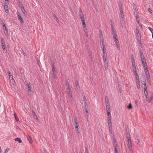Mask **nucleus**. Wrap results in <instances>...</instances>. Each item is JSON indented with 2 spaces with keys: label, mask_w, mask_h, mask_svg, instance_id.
<instances>
[{
  "label": "nucleus",
  "mask_w": 153,
  "mask_h": 153,
  "mask_svg": "<svg viewBox=\"0 0 153 153\" xmlns=\"http://www.w3.org/2000/svg\"><path fill=\"white\" fill-rule=\"evenodd\" d=\"M136 19H137V21L138 20V19H139V16L138 15H137L136 16Z\"/></svg>",
  "instance_id": "obj_63"
},
{
  "label": "nucleus",
  "mask_w": 153,
  "mask_h": 153,
  "mask_svg": "<svg viewBox=\"0 0 153 153\" xmlns=\"http://www.w3.org/2000/svg\"><path fill=\"white\" fill-rule=\"evenodd\" d=\"M74 123L75 124H77V120L76 118H75L74 119Z\"/></svg>",
  "instance_id": "obj_51"
},
{
  "label": "nucleus",
  "mask_w": 153,
  "mask_h": 153,
  "mask_svg": "<svg viewBox=\"0 0 153 153\" xmlns=\"http://www.w3.org/2000/svg\"><path fill=\"white\" fill-rule=\"evenodd\" d=\"M144 61H145V62H144V60H143V61H142V64L144 68H145V67L147 66L146 63V60H145V59H144Z\"/></svg>",
  "instance_id": "obj_24"
},
{
  "label": "nucleus",
  "mask_w": 153,
  "mask_h": 153,
  "mask_svg": "<svg viewBox=\"0 0 153 153\" xmlns=\"http://www.w3.org/2000/svg\"><path fill=\"white\" fill-rule=\"evenodd\" d=\"M120 21L121 22L122 25H123L124 24V21L123 19H120Z\"/></svg>",
  "instance_id": "obj_33"
},
{
  "label": "nucleus",
  "mask_w": 153,
  "mask_h": 153,
  "mask_svg": "<svg viewBox=\"0 0 153 153\" xmlns=\"http://www.w3.org/2000/svg\"><path fill=\"white\" fill-rule=\"evenodd\" d=\"M109 100L108 97L107 96H106L105 97V102H108Z\"/></svg>",
  "instance_id": "obj_43"
},
{
  "label": "nucleus",
  "mask_w": 153,
  "mask_h": 153,
  "mask_svg": "<svg viewBox=\"0 0 153 153\" xmlns=\"http://www.w3.org/2000/svg\"><path fill=\"white\" fill-rule=\"evenodd\" d=\"M104 49H103V61L105 60V59L106 60H107V55L106 53H105L104 52Z\"/></svg>",
  "instance_id": "obj_11"
},
{
  "label": "nucleus",
  "mask_w": 153,
  "mask_h": 153,
  "mask_svg": "<svg viewBox=\"0 0 153 153\" xmlns=\"http://www.w3.org/2000/svg\"><path fill=\"white\" fill-rule=\"evenodd\" d=\"M107 113L108 121H109L110 120H111V115L110 113V111H107Z\"/></svg>",
  "instance_id": "obj_9"
},
{
  "label": "nucleus",
  "mask_w": 153,
  "mask_h": 153,
  "mask_svg": "<svg viewBox=\"0 0 153 153\" xmlns=\"http://www.w3.org/2000/svg\"><path fill=\"white\" fill-rule=\"evenodd\" d=\"M137 22L138 24H139V25L140 27L142 29V26L141 25V23L139 21V20H138L137 21Z\"/></svg>",
  "instance_id": "obj_38"
},
{
  "label": "nucleus",
  "mask_w": 153,
  "mask_h": 153,
  "mask_svg": "<svg viewBox=\"0 0 153 153\" xmlns=\"http://www.w3.org/2000/svg\"><path fill=\"white\" fill-rule=\"evenodd\" d=\"M84 29L85 32V33L86 35L88 37V32L87 31V28L86 26H84Z\"/></svg>",
  "instance_id": "obj_20"
},
{
  "label": "nucleus",
  "mask_w": 153,
  "mask_h": 153,
  "mask_svg": "<svg viewBox=\"0 0 153 153\" xmlns=\"http://www.w3.org/2000/svg\"><path fill=\"white\" fill-rule=\"evenodd\" d=\"M66 85L67 86V88L68 87H70L69 84L68 82H66Z\"/></svg>",
  "instance_id": "obj_53"
},
{
  "label": "nucleus",
  "mask_w": 153,
  "mask_h": 153,
  "mask_svg": "<svg viewBox=\"0 0 153 153\" xmlns=\"http://www.w3.org/2000/svg\"><path fill=\"white\" fill-rule=\"evenodd\" d=\"M136 34H139V31L137 28L136 29Z\"/></svg>",
  "instance_id": "obj_47"
},
{
  "label": "nucleus",
  "mask_w": 153,
  "mask_h": 153,
  "mask_svg": "<svg viewBox=\"0 0 153 153\" xmlns=\"http://www.w3.org/2000/svg\"><path fill=\"white\" fill-rule=\"evenodd\" d=\"M134 74H135V76H138L137 72V71H134Z\"/></svg>",
  "instance_id": "obj_54"
},
{
  "label": "nucleus",
  "mask_w": 153,
  "mask_h": 153,
  "mask_svg": "<svg viewBox=\"0 0 153 153\" xmlns=\"http://www.w3.org/2000/svg\"><path fill=\"white\" fill-rule=\"evenodd\" d=\"M132 66L133 71H136L135 64H134V65H132Z\"/></svg>",
  "instance_id": "obj_37"
},
{
  "label": "nucleus",
  "mask_w": 153,
  "mask_h": 153,
  "mask_svg": "<svg viewBox=\"0 0 153 153\" xmlns=\"http://www.w3.org/2000/svg\"><path fill=\"white\" fill-rule=\"evenodd\" d=\"M127 134H128V135L127 137H129V136L130 137V133L129 132V131H127Z\"/></svg>",
  "instance_id": "obj_61"
},
{
  "label": "nucleus",
  "mask_w": 153,
  "mask_h": 153,
  "mask_svg": "<svg viewBox=\"0 0 153 153\" xmlns=\"http://www.w3.org/2000/svg\"><path fill=\"white\" fill-rule=\"evenodd\" d=\"M53 71V75L54 77H55L56 76V71Z\"/></svg>",
  "instance_id": "obj_49"
},
{
  "label": "nucleus",
  "mask_w": 153,
  "mask_h": 153,
  "mask_svg": "<svg viewBox=\"0 0 153 153\" xmlns=\"http://www.w3.org/2000/svg\"><path fill=\"white\" fill-rule=\"evenodd\" d=\"M140 56H141V60H142V61H143V60H144V55H143V53L142 52H141V51H140Z\"/></svg>",
  "instance_id": "obj_22"
},
{
  "label": "nucleus",
  "mask_w": 153,
  "mask_h": 153,
  "mask_svg": "<svg viewBox=\"0 0 153 153\" xmlns=\"http://www.w3.org/2000/svg\"><path fill=\"white\" fill-rule=\"evenodd\" d=\"M105 105H106V106H110L109 102H105Z\"/></svg>",
  "instance_id": "obj_57"
},
{
  "label": "nucleus",
  "mask_w": 153,
  "mask_h": 153,
  "mask_svg": "<svg viewBox=\"0 0 153 153\" xmlns=\"http://www.w3.org/2000/svg\"><path fill=\"white\" fill-rule=\"evenodd\" d=\"M119 8L120 10V12L123 11L122 9V6L121 4H119Z\"/></svg>",
  "instance_id": "obj_36"
},
{
  "label": "nucleus",
  "mask_w": 153,
  "mask_h": 153,
  "mask_svg": "<svg viewBox=\"0 0 153 153\" xmlns=\"http://www.w3.org/2000/svg\"><path fill=\"white\" fill-rule=\"evenodd\" d=\"M145 73H146V76H147V74H148L149 75V71H148V70H147V71H145Z\"/></svg>",
  "instance_id": "obj_58"
},
{
  "label": "nucleus",
  "mask_w": 153,
  "mask_h": 153,
  "mask_svg": "<svg viewBox=\"0 0 153 153\" xmlns=\"http://www.w3.org/2000/svg\"><path fill=\"white\" fill-rule=\"evenodd\" d=\"M108 127H112L111 120H110L109 121H108Z\"/></svg>",
  "instance_id": "obj_32"
},
{
  "label": "nucleus",
  "mask_w": 153,
  "mask_h": 153,
  "mask_svg": "<svg viewBox=\"0 0 153 153\" xmlns=\"http://www.w3.org/2000/svg\"><path fill=\"white\" fill-rule=\"evenodd\" d=\"M127 138L128 139V147L129 149L131 151L132 149V145L131 143V140L130 138V137L129 136V137H127Z\"/></svg>",
  "instance_id": "obj_2"
},
{
  "label": "nucleus",
  "mask_w": 153,
  "mask_h": 153,
  "mask_svg": "<svg viewBox=\"0 0 153 153\" xmlns=\"http://www.w3.org/2000/svg\"><path fill=\"white\" fill-rule=\"evenodd\" d=\"M148 10L149 11V12L151 13H152V10L150 8H149L148 9Z\"/></svg>",
  "instance_id": "obj_48"
},
{
  "label": "nucleus",
  "mask_w": 153,
  "mask_h": 153,
  "mask_svg": "<svg viewBox=\"0 0 153 153\" xmlns=\"http://www.w3.org/2000/svg\"><path fill=\"white\" fill-rule=\"evenodd\" d=\"M75 89L77 90L80 88V86H79V83L77 80H76L75 81Z\"/></svg>",
  "instance_id": "obj_10"
},
{
  "label": "nucleus",
  "mask_w": 153,
  "mask_h": 153,
  "mask_svg": "<svg viewBox=\"0 0 153 153\" xmlns=\"http://www.w3.org/2000/svg\"><path fill=\"white\" fill-rule=\"evenodd\" d=\"M8 75H9V78L10 79H11L12 80L13 79V76L11 74H8Z\"/></svg>",
  "instance_id": "obj_46"
},
{
  "label": "nucleus",
  "mask_w": 153,
  "mask_h": 153,
  "mask_svg": "<svg viewBox=\"0 0 153 153\" xmlns=\"http://www.w3.org/2000/svg\"><path fill=\"white\" fill-rule=\"evenodd\" d=\"M17 15L18 19V20H19L20 21L21 23H22L24 22L22 18L21 17L19 13V12H17Z\"/></svg>",
  "instance_id": "obj_4"
},
{
  "label": "nucleus",
  "mask_w": 153,
  "mask_h": 153,
  "mask_svg": "<svg viewBox=\"0 0 153 153\" xmlns=\"http://www.w3.org/2000/svg\"><path fill=\"white\" fill-rule=\"evenodd\" d=\"M136 84L137 88L138 89H140V81H136Z\"/></svg>",
  "instance_id": "obj_16"
},
{
  "label": "nucleus",
  "mask_w": 153,
  "mask_h": 153,
  "mask_svg": "<svg viewBox=\"0 0 153 153\" xmlns=\"http://www.w3.org/2000/svg\"><path fill=\"white\" fill-rule=\"evenodd\" d=\"M8 151V148H7L5 150L4 153H7Z\"/></svg>",
  "instance_id": "obj_56"
},
{
  "label": "nucleus",
  "mask_w": 153,
  "mask_h": 153,
  "mask_svg": "<svg viewBox=\"0 0 153 153\" xmlns=\"http://www.w3.org/2000/svg\"><path fill=\"white\" fill-rule=\"evenodd\" d=\"M127 108L128 109H131L132 108V106L131 105V104H129V105L127 106Z\"/></svg>",
  "instance_id": "obj_39"
},
{
  "label": "nucleus",
  "mask_w": 153,
  "mask_h": 153,
  "mask_svg": "<svg viewBox=\"0 0 153 153\" xmlns=\"http://www.w3.org/2000/svg\"><path fill=\"white\" fill-rule=\"evenodd\" d=\"M120 12V19H123L124 18V15H123V11Z\"/></svg>",
  "instance_id": "obj_35"
},
{
  "label": "nucleus",
  "mask_w": 153,
  "mask_h": 153,
  "mask_svg": "<svg viewBox=\"0 0 153 153\" xmlns=\"http://www.w3.org/2000/svg\"><path fill=\"white\" fill-rule=\"evenodd\" d=\"M27 138L30 143H32L33 142V140H32V138L30 136H28Z\"/></svg>",
  "instance_id": "obj_21"
},
{
  "label": "nucleus",
  "mask_w": 153,
  "mask_h": 153,
  "mask_svg": "<svg viewBox=\"0 0 153 153\" xmlns=\"http://www.w3.org/2000/svg\"><path fill=\"white\" fill-rule=\"evenodd\" d=\"M106 111H110V106H106Z\"/></svg>",
  "instance_id": "obj_40"
},
{
  "label": "nucleus",
  "mask_w": 153,
  "mask_h": 153,
  "mask_svg": "<svg viewBox=\"0 0 153 153\" xmlns=\"http://www.w3.org/2000/svg\"><path fill=\"white\" fill-rule=\"evenodd\" d=\"M131 62L132 65H134V64H135V62L134 59H131Z\"/></svg>",
  "instance_id": "obj_44"
},
{
  "label": "nucleus",
  "mask_w": 153,
  "mask_h": 153,
  "mask_svg": "<svg viewBox=\"0 0 153 153\" xmlns=\"http://www.w3.org/2000/svg\"><path fill=\"white\" fill-rule=\"evenodd\" d=\"M19 7H20L22 12L24 14H25V10L24 7H23V6L22 4H21L20 5Z\"/></svg>",
  "instance_id": "obj_8"
},
{
  "label": "nucleus",
  "mask_w": 153,
  "mask_h": 153,
  "mask_svg": "<svg viewBox=\"0 0 153 153\" xmlns=\"http://www.w3.org/2000/svg\"><path fill=\"white\" fill-rule=\"evenodd\" d=\"M141 81H146V79L145 78V76L144 75H142L141 78Z\"/></svg>",
  "instance_id": "obj_23"
},
{
  "label": "nucleus",
  "mask_w": 153,
  "mask_h": 153,
  "mask_svg": "<svg viewBox=\"0 0 153 153\" xmlns=\"http://www.w3.org/2000/svg\"><path fill=\"white\" fill-rule=\"evenodd\" d=\"M75 128L77 133L78 134V133H79L78 126H75Z\"/></svg>",
  "instance_id": "obj_30"
},
{
  "label": "nucleus",
  "mask_w": 153,
  "mask_h": 153,
  "mask_svg": "<svg viewBox=\"0 0 153 153\" xmlns=\"http://www.w3.org/2000/svg\"><path fill=\"white\" fill-rule=\"evenodd\" d=\"M32 112L33 114V116L34 118H36V119H37V117L36 115V114L35 113V112L33 110H32Z\"/></svg>",
  "instance_id": "obj_27"
},
{
  "label": "nucleus",
  "mask_w": 153,
  "mask_h": 153,
  "mask_svg": "<svg viewBox=\"0 0 153 153\" xmlns=\"http://www.w3.org/2000/svg\"><path fill=\"white\" fill-rule=\"evenodd\" d=\"M4 9L5 10L6 12V13H8L9 11L8 10V6L7 5H5L4 6Z\"/></svg>",
  "instance_id": "obj_26"
},
{
  "label": "nucleus",
  "mask_w": 153,
  "mask_h": 153,
  "mask_svg": "<svg viewBox=\"0 0 153 153\" xmlns=\"http://www.w3.org/2000/svg\"><path fill=\"white\" fill-rule=\"evenodd\" d=\"M146 76V78H147V80L148 82L149 83V85L151 84V80H150V75H149L148 74H147V76Z\"/></svg>",
  "instance_id": "obj_13"
},
{
  "label": "nucleus",
  "mask_w": 153,
  "mask_h": 153,
  "mask_svg": "<svg viewBox=\"0 0 153 153\" xmlns=\"http://www.w3.org/2000/svg\"><path fill=\"white\" fill-rule=\"evenodd\" d=\"M117 48L119 50H120V46H119V45H117Z\"/></svg>",
  "instance_id": "obj_64"
},
{
  "label": "nucleus",
  "mask_w": 153,
  "mask_h": 153,
  "mask_svg": "<svg viewBox=\"0 0 153 153\" xmlns=\"http://www.w3.org/2000/svg\"><path fill=\"white\" fill-rule=\"evenodd\" d=\"M140 139H138V141H137V144L140 145Z\"/></svg>",
  "instance_id": "obj_62"
},
{
  "label": "nucleus",
  "mask_w": 153,
  "mask_h": 153,
  "mask_svg": "<svg viewBox=\"0 0 153 153\" xmlns=\"http://www.w3.org/2000/svg\"><path fill=\"white\" fill-rule=\"evenodd\" d=\"M104 63V67L106 70H107L108 68V60H105L103 61Z\"/></svg>",
  "instance_id": "obj_5"
},
{
  "label": "nucleus",
  "mask_w": 153,
  "mask_h": 153,
  "mask_svg": "<svg viewBox=\"0 0 153 153\" xmlns=\"http://www.w3.org/2000/svg\"><path fill=\"white\" fill-rule=\"evenodd\" d=\"M84 104L85 105V107H84V108H85L86 107L87 108H88V106H87V102H84Z\"/></svg>",
  "instance_id": "obj_50"
},
{
  "label": "nucleus",
  "mask_w": 153,
  "mask_h": 153,
  "mask_svg": "<svg viewBox=\"0 0 153 153\" xmlns=\"http://www.w3.org/2000/svg\"><path fill=\"white\" fill-rule=\"evenodd\" d=\"M14 116L15 117V120L16 121L18 122L19 121V119L17 117V116H16L15 113H14Z\"/></svg>",
  "instance_id": "obj_29"
},
{
  "label": "nucleus",
  "mask_w": 153,
  "mask_h": 153,
  "mask_svg": "<svg viewBox=\"0 0 153 153\" xmlns=\"http://www.w3.org/2000/svg\"><path fill=\"white\" fill-rule=\"evenodd\" d=\"M83 100L84 101V102H86V99L85 97H83Z\"/></svg>",
  "instance_id": "obj_59"
},
{
  "label": "nucleus",
  "mask_w": 153,
  "mask_h": 153,
  "mask_svg": "<svg viewBox=\"0 0 153 153\" xmlns=\"http://www.w3.org/2000/svg\"><path fill=\"white\" fill-rule=\"evenodd\" d=\"M4 33L5 35L6 36H7L8 35V33L7 31V30H4Z\"/></svg>",
  "instance_id": "obj_41"
},
{
  "label": "nucleus",
  "mask_w": 153,
  "mask_h": 153,
  "mask_svg": "<svg viewBox=\"0 0 153 153\" xmlns=\"http://www.w3.org/2000/svg\"><path fill=\"white\" fill-rule=\"evenodd\" d=\"M136 81H140L139 80V77L138 76H135Z\"/></svg>",
  "instance_id": "obj_45"
},
{
  "label": "nucleus",
  "mask_w": 153,
  "mask_h": 153,
  "mask_svg": "<svg viewBox=\"0 0 153 153\" xmlns=\"http://www.w3.org/2000/svg\"><path fill=\"white\" fill-rule=\"evenodd\" d=\"M148 28H149V30H150V31L152 33H152V31L153 30V29L151 27H149Z\"/></svg>",
  "instance_id": "obj_55"
},
{
  "label": "nucleus",
  "mask_w": 153,
  "mask_h": 153,
  "mask_svg": "<svg viewBox=\"0 0 153 153\" xmlns=\"http://www.w3.org/2000/svg\"><path fill=\"white\" fill-rule=\"evenodd\" d=\"M67 91L68 94V96L69 97H72V94L71 93V91L70 87H68L67 88Z\"/></svg>",
  "instance_id": "obj_7"
},
{
  "label": "nucleus",
  "mask_w": 153,
  "mask_h": 153,
  "mask_svg": "<svg viewBox=\"0 0 153 153\" xmlns=\"http://www.w3.org/2000/svg\"><path fill=\"white\" fill-rule=\"evenodd\" d=\"M113 146L114 147H117V144L116 143V142L115 139H114L113 140Z\"/></svg>",
  "instance_id": "obj_28"
},
{
  "label": "nucleus",
  "mask_w": 153,
  "mask_h": 153,
  "mask_svg": "<svg viewBox=\"0 0 153 153\" xmlns=\"http://www.w3.org/2000/svg\"><path fill=\"white\" fill-rule=\"evenodd\" d=\"M111 31L114 39H116V38H117V33L116 32L115 29H113V30H111Z\"/></svg>",
  "instance_id": "obj_3"
},
{
  "label": "nucleus",
  "mask_w": 153,
  "mask_h": 153,
  "mask_svg": "<svg viewBox=\"0 0 153 153\" xmlns=\"http://www.w3.org/2000/svg\"><path fill=\"white\" fill-rule=\"evenodd\" d=\"M142 84L144 85L143 87V89H146V88H147L146 86V81H141Z\"/></svg>",
  "instance_id": "obj_18"
},
{
  "label": "nucleus",
  "mask_w": 153,
  "mask_h": 153,
  "mask_svg": "<svg viewBox=\"0 0 153 153\" xmlns=\"http://www.w3.org/2000/svg\"><path fill=\"white\" fill-rule=\"evenodd\" d=\"M85 112L86 113H88V108H87L85 107Z\"/></svg>",
  "instance_id": "obj_60"
},
{
  "label": "nucleus",
  "mask_w": 153,
  "mask_h": 153,
  "mask_svg": "<svg viewBox=\"0 0 153 153\" xmlns=\"http://www.w3.org/2000/svg\"><path fill=\"white\" fill-rule=\"evenodd\" d=\"M136 36L137 41L138 42H140V40L141 39V37L140 35V34H136Z\"/></svg>",
  "instance_id": "obj_12"
},
{
  "label": "nucleus",
  "mask_w": 153,
  "mask_h": 153,
  "mask_svg": "<svg viewBox=\"0 0 153 153\" xmlns=\"http://www.w3.org/2000/svg\"><path fill=\"white\" fill-rule=\"evenodd\" d=\"M133 9L134 10H136L137 9V7L136 6L135 4L134 3H133L132 4Z\"/></svg>",
  "instance_id": "obj_42"
},
{
  "label": "nucleus",
  "mask_w": 153,
  "mask_h": 153,
  "mask_svg": "<svg viewBox=\"0 0 153 153\" xmlns=\"http://www.w3.org/2000/svg\"><path fill=\"white\" fill-rule=\"evenodd\" d=\"M99 35L100 37V41L101 45V48H103V49L105 48V45L104 44V41L103 39L102 35L101 30H100L99 31Z\"/></svg>",
  "instance_id": "obj_1"
},
{
  "label": "nucleus",
  "mask_w": 153,
  "mask_h": 153,
  "mask_svg": "<svg viewBox=\"0 0 153 153\" xmlns=\"http://www.w3.org/2000/svg\"><path fill=\"white\" fill-rule=\"evenodd\" d=\"M1 44L2 48L4 50V53H6L7 51V50H5V48L6 47L5 43L4 41H3L2 40Z\"/></svg>",
  "instance_id": "obj_6"
},
{
  "label": "nucleus",
  "mask_w": 153,
  "mask_h": 153,
  "mask_svg": "<svg viewBox=\"0 0 153 153\" xmlns=\"http://www.w3.org/2000/svg\"><path fill=\"white\" fill-rule=\"evenodd\" d=\"M115 41V44L116 45H119V42L118 41V40L117 38H116V39H114Z\"/></svg>",
  "instance_id": "obj_34"
},
{
  "label": "nucleus",
  "mask_w": 153,
  "mask_h": 153,
  "mask_svg": "<svg viewBox=\"0 0 153 153\" xmlns=\"http://www.w3.org/2000/svg\"><path fill=\"white\" fill-rule=\"evenodd\" d=\"M153 100V93H151V95L150 97V99L148 100V99H146V100L148 102H150V100Z\"/></svg>",
  "instance_id": "obj_15"
},
{
  "label": "nucleus",
  "mask_w": 153,
  "mask_h": 153,
  "mask_svg": "<svg viewBox=\"0 0 153 153\" xmlns=\"http://www.w3.org/2000/svg\"><path fill=\"white\" fill-rule=\"evenodd\" d=\"M79 14L80 17H81L84 16L83 13H82V12L80 10L79 11Z\"/></svg>",
  "instance_id": "obj_31"
},
{
  "label": "nucleus",
  "mask_w": 153,
  "mask_h": 153,
  "mask_svg": "<svg viewBox=\"0 0 153 153\" xmlns=\"http://www.w3.org/2000/svg\"><path fill=\"white\" fill-rule=\"evenodd\" d=\"M53 16L54 18L56 19V21L57 22H59V20L58 19V17L55 14H53Z\"/></svg>",
  "instance_id": "obj_25"
},
{
  "label": "nucleus",
  "mask_w": 153,
  "mask_h": 153,
  "mask_svg": "<svg viewBox=\"0 0 153 153\" xmlns=\"http://www.w3.org/2000/svg\"><path fill=\"white\" fill-rule=\"evenodd\" d=\"M114 152L116 153L117 152H118V151L117 149V147H114Z\"/></svg>",
  "instance_id": "obj_52"
},
{
  "label": "nucleus",
  "mask_w": 153,
  "mask_h": 153,
  "mask_svg": "<svg viewBox=\"0 0 153 153\" xmlns=\"http://www.w3.org/2000/svg\"><path fill=\"white\" fill-rule=\"evenodd\" d=\"M15 140L16 141H18L19 143H21L22 142V141L20 138L17 137L15 139Z\"/></svg>",
  "instance_id": "obj_19"
},
{
  "label": "nucleus",
  "mask_w": 153,
  "mask_h": 153,
  "mask_svg": "<svg viewBox=\"0 0 153 153\" xmlns=\"http://www.w3.org/2000/svg\"><path fill=\"white\" fill-rule=\"evenodd\" d=\"M27 87L28 90L29 91L30 93H31L32 92V91L31 90L30 85V84H27Z\"/></svg>",
  "instance_id": "obj_14"
},
{
  "label": "nucleus",
  "mask_w": 153,
  "mask_h": 153,
  "mask_svg": "<svg viewBox=\"0 0 153 153\" xmlns=\"http://www.w3.org/2000/svg\"><path fill=\"white\" fill-rule=\"evenodd\" d=\"M144 93L145 94V96L146 97V98H148V94L147 91V88H146V89L145 90V89H144Z\"/></svg>",
  "instance_id": "obj_17"
}]
</instances>
